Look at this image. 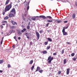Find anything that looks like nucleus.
I'll use <instances>...</instances> for the list:
<instances>
[{
	"instance_id": "f257e3e1",
	"label": "nucleus",
	"mask_w": 77,
	"mask_h": 77,
	"mask_svg": "<svg viewBox=\"0 0 77 77\" xmlns=\"http://www.w3.org/2000/svg\"><path fill=\"white\" fill-rule=\"evenodd\" d=\"M12 2H11L9 5H7L5 8V12H6L7 11H8L10 10V9L12 8Z\"/></svg>"
},
{
	"instance_id": "2f4dec72",
	"label": "nucleus",
	"mask_w": 77,
	"mask_h": 77,
	"mask_svg": "<svg viewBox=\"0 0 77 77\" xmlns=\"http://www.w3.org/2000/svg\"><path fill=\"white\" fill-rule=\"evenodd\" d=\"M16 26H12L11 27V29H14V28H15Z\"/></svg>"
},
{
	"instance_id": "7ed1b4c3",
	"label": "nucleus",
	"mask_w": 77,
	"mask_h": 77,
	"mask_svg": "<svg viewBox=\"0 0 77 77\" xmlns=\"http://www.w3.org/2000/svg\"><path fill=\"white\" fill-rule=\"evenodd\" d=\"M35 32L37 40H39V37H40L39 35V32H38L37 31H35Z\"/></svg>"
},
{
	"instance_id": "13d9d810",
	"label": "nucleus",
	"mask_w": 77,
	"mask_h": 77,
	"mask_svg": "<svg viewBox=\"0 0 77 77\" xmlns=\"http://www.w3.org/2000/svg\"><path fill=\"white\" fill-rule=\"evenodd\" d=\"M18 39L19 40L21 39V37H18Z\"/></svg>"
},
{
	"instance_id": "0e129e2a",
	"label": "nucleus",
	"mask_w": 77,
	"mask_h": 77,
	"mask_svg": "<svg viewBox=\"0 0 77 77\" xmlns=\"http://www.w3.org/2000/svg\"><path fill=\"white\" fill-rule=\"evenodd\" d=\"M3 26H5V23H3L2 24Z\"/></svg>"
},
{
	"instance_id": "4c0bfd02",
	"label": "nucleus",
	"mask_w": 77,
	"mask_h": 77,
	"mask_svg": "<svg viewBox=\"0 0 77 77\" xmlns=\"http://www.w3.org/2000/svg\"><path fill=\"white\" fill-rule=\"evenodd\" d=\"M39 72H40V73H42V72H43V70H39Z\"/></svg>"
},
{
	"instance_id": "774afa93",
	"label": "nucleus",
	"mask_w": 77,
	"mask_h": 77,
	"mask_svg": "<svg viewBox=\"0 0 77 77\" xmlns=\"http://www.w3.org/2000/svg\"><path fill=\"white\" fill-rule=\"evenodd\" d=\"M28 25H29H29H30V22H29V23H28Z\"/></svg>"
},
{
	"instance_id": "a19ab883",
	"label": "nucleus",
	"mask_w": 77,
	"mask_h": 77,
	"mask_svg": "<svg viewBox=\"0 0 77 77\" xmlns=\"http://www.w3.org/2000/svg\"><path fill=\"white\" fill-rule=\"evenodd\" d=\"M11 65L9 64H8V68H10V67H11Z\"/></svg>"
},
{
	"instance_id": "6e6d98bb",
	"label": "nucleus",
	"mask_w": 77,
	"mask_h": 77,
	"mask_svg": "<svg viewBox=\"0 0 77 77\" xmlns=\"http://www.w3.org/2000/svg\"><path fill=\"white\" fill-rule=\"evenodd\" d=\"M0 72H1V73H2V72H3V70H0Z\"/></svg>"
},
{
	"instance_id": "473e14b6",
	"label": "nucleus",
	"mask_w": 77,
	"mask_h": 77,
	"mask_svg": "<svg viewBox=\"0 0 77 77\" xmlns=\"http://www.w3.org/2000/svg\"><path fill=\"white\" fill-rule=\"evenodd\" d=\"M47 18H48L49 19H52V17L51 16H47Z\"/></svg>"
},
{
	"instance_id": "8fccbe9b",
	"label": "nucleus",
	"mask_w": 77,
	"mask_h": 77,
	"mask_svg": "<svg viewBox=\"0 0 77 77\" xmlns=\"http://www.w3.org/2000/svg\"><path fill=\"white\" fill-rule=\"evenodd\" d=\"M68 26L66 27H64L63 28H64L65 29H68Z\"/></svg>"
},
{
	"instance_id": "c9c22d12",
	"label": "nucleus",
	"mask_w": 77,
	"mask_h": 77,
	"mask_svg": "<svg viewBox=\"0 0 77 77\" xmlns=\"http://www.w3.org/2000/svg\"><path fill=\"white\" fill-rule=\"evenodd\" d=\"M74 55H75V54H74V53H72L71 54V56H72V57L74 56Z\"/></svg>"
},
{
	"instance_id": "4be33fe9",
	"label": "nucleus",
	"mask_w": 77,
	"mask_h": 77,
	"mask_svg": "<svg viewBox=\"0 0 77 77\" xmlns=\"http://www.w3.org/2000/svg\"><path fill=\"white\" fill-rule=\"evenodd\" d=\"M34 17L35 18V19H36V20H39V16H35Z\"/></svg>"
},
{
	"instance_id": "a211bd4d",
	"label": "nucleus",
	"mask_w": 77,
	"mask_h": 77,
	"mask_svg": "<svg viewBox=\"0 0 77 77\" xmlns=\"http://www.w3.org/2000/svg\"><path fill=\"white\" fill-rule=\"evenodd\" d=\"M47 39L49 41V42H52V39L50 38H48Z\"/></svg>"
},
{
	"instance_id": "c03bdc74",
	"label": "nucleus",
	"mask_w": 77,
	"mask_h": 77,
	"mask_svg": "<svg viewBox=\"0 0 77 77\" xmlns=\"http://www.w3.org/2000/svg\"><path fill=\"white\" fill-rule=\"evenodd\" d=\"M29 5H28L27 7V11H29Z\"/></svg>"
},
{
	"instance_id": "3c124183",
	"label": "nucleus",
	"mask_w": 77,
	"mask_h": 77,
	"mask_svg": "<svg viewBox=\"0 0 77 77\" xmlns=\"http://www.w3.org/2000/svg\"><path fill=\"white\" fill-rule=\"evenodd\" d=\"M67 22H68V21L67 20H66L64 21V23H67Z\"/></svg>"
},
{
	"instance_id": "f03ea898",
	"label": "nucleus",
	"mask_w": 77,
	"mask_h": 77,
	"mask_svg": "<svg viewBox=\"0 0 77 77\" xmlns=\"http://www.w3.org/2000/svg\"><path fill=\"white\" fill-rule=\"evenodd\" d=\"M53 60V57H51V56H50L48 57V60H49L48 62V63H51V61Z\"/></svg>"
},
{
	"instance_id": "37998d69",
	"label": "nucleus",
	"mask_w": 77,
	"mask_h": 77,
	"mask_svg": "<svg viewBox=\"0 0 77 77\" xmlns=\"http://www.w3.org/2000/svg\"><path fill=\"white\" fill-rule=\"evenodd\" d=\"M39 32L40 33H42V32H43V31H42V30H41V31H39Z\"/></svg>"
},
{
	"instance_id": "680f3d73",
	"label": "nucleus",
	"mask_w": 77,
	"mask_h": 77,
	"mask_svg": "<svg viewBox=\"0 0 77 77\" xmlns=\"http://www.w3.org/2000/svg\"><path fill=\"white\" fill-rule=\"evenodd\" d=\"M3 39H4V37H3L2 38V41H3Z\"/></svg>"
},
{
	"instance_id": "7c9ffc66",
	"label": "nucleus",
	"mask_w": 77,
	"mask_h": 77,
	"mask_svg": "<svg viewBox=\"0 0 77 77\" xmlns=\"http://www.w3.org/2000/svg\"><path fill=\"white\" fill-rule=\"evenodd\" d=\"M65 32V28H63V29L62 30V32L63 33Z\"/></svg>"
},
{
	"instance_id": "f3484780",
	"label": "nucleus",
	"mask_w": 77,
	"mask_h": 77,
	"mask_svg": "<svg viewBox=\"0 0 77 77\" xmlns=\"http://www.w3.org/2000/svg\"><path fill=\"white\" fill-rule=\"evenodd\" d=\"M66 59H64L63 60V64H66Z\"/></svg>"
},
{
	"instance_id": "72a5a7b5",
	"label": "nucleus",
	"mask_w": 77,
	"mask_h": 77,
	"mask_svg": "<svg viewBox=\"0 0 77 77\" xmlns=\"http://www.w3.org/2000/svg\"><path fill=\"white\" fill-rule=\"evenodd\" d=\"M61 72L60 70L58 71V74H60L61 73Z\"/></svg>"
},
{
	"instance_id": "9b49d317",
	"label": "nucleus",
	"mask_w": 77,
	"mask_h": 77,
	"mask_svg": "<svg viewBox=\"0 0 77 77\" xmlns=\"http://www.w3.org/2000/svg\"><path fill=\"white\" fill-rule=\"evenodd\" d=\"M40 67H39V66H37L36 69L35 70V72H37V71H39V70H40Z\"/></svg>"
},
{
	"instance_id": "cd10ccee",
	"label": "nucleus",
	"mask_w": 77,
	"mask_h": 77,
	"mask_svg": "<svg viewBox=\"0 0 77 77\" xmlns=\"http://www.w3.org/2000/svg\"><path fill=\"white\" fill-rule=\"evenodd\" d=\"M8 23V22L6 21H2V23Z\"/></svg>"
},
{
	"instance_id": "6ab92c4d",
	"label": "nucleus",
	"mask_w": 77,
	"mask_h": 77,
	"mask_svg": "<svg viewBox=\"0 0 77 77\" xmlns=\"http://www.w3.org/2000/svg\"><path fill=\"white\" fill-rule=\"evenodd\" d=\"M4 62V60H0V64Z\"/></svg>"
},
{
	"instance_id": "de8ad7c7",
	"label": "nucleus",
	"mask_w": 77,
	"mask_h": 77,
	"mask_svg": "<svg viewBox=\"0 0 77 77\" xmlns=\"http://www.w3.org/2000/svg\"><path fill=\"white\" fill-rule=\"evenodd\" d=\"M67 44H69V45L71 44V43H70V42H67Z\"/></svg>"
},
{
	"instance_id": "ddd939ff",
	"label": "nucleus",
	"mask_w": 77,
	"mask_h": 77,
	"mask_svg": "<svg viewBox=\"0 0 77 77\" xmlns=\"http://www.w3.org/2000/svg\"><path fill=\"white\" fill-rule=\"evenodd\" d=\"M22 18L23 20H24V21H26V19L25 18H24V14H22Z\"/></svg>"
},
{
	"instance_id": "a18cd8bd",
	"label": "nucleus",
	"mask_w": 77,
	"mask_h": 77,
	"mask_svg": "<svg viewBox=\"0 0 77 77\" xmlns=\"http://www.w3.org/2000/svg\"><path fill=\"white\" fill-rule=\"evenodd\" d=\"M30 45H32L33 44V42H30Z\"/></svg>"
},
{
	"instance_id": "f704fd0d",
	"label": "nucleus",
	"mask_w": 77,
	"mask_h": 77,
	"mask_svg": "<svg viewBox=\"0 0 77 77\" xmlns=\"http://www.w3.org/2000/svg\"><path fill=\"white\" fill-rule=\"evenodd\" d=\"M49 24H50V23H48L45 26V27H48V26H49Z\"/></svg>"
},
{
	"instance_id": "20e7f679",
	"label": "nucleus",
	"mask_w": 77,
	"mask_h": 77,
	"mask_svg": "<svg viewBox=\"0 0 77 77\" xmlns=\"http://www.w3.org/2000/svg\"><path fill=\"white\" fill-rule=\"evenodd\" d=\"M30 35V33L29 34V33H26L25 34V35L26 36V38H27V39H29Z\"/></svg>"
},
{
	"instance_id": "bf43d9fd",
	"label": "nucleus",
	"mask_w": 77,
	"mask_h": 77,
	"mask_svg": "<svg viewBox=\"0 0 77 77\" xmlns=\"http://www.w3.org/2000/svg\"><path fill=\"white\" fill-rule=\"evenodd\" d=\"M75 5H76V6H77V2H75Z\"/></svg>"
},
{
	"instance_id": "58836bf2",
	"label": "nucleus",
	"mask_w": 77,
	"mask_h": 77,
	"mask_svg": "<svg viewBox=\"0 0 77 77\" xmlns=\"http://www.w3.org/2000/svg\"><path fill=\"white\" fill-rule=\"evenodd\" d=\"M64 53V49H63L61 51V53L62 54H63Z\"/></svg>"
},
{
	"instance_id": "6e6552de",
	"label": "nucleus",
	"mask_w": 77,
	"mask_h": 77,
	"mask_svg": "<svg viewBox=\"0 0 77 77\" xmlns=\"http://www.w3.org/2000/svg\"><path fill=\"white\" fill-rule=\"evenodd\" d=\"M39 17L40 18H42L43 19H46L47 18V17L45 16L41 15Z\"/></svg>"
},
{
	"instance_id": "864d4df0",
	"label": "nucleus",
	"mask_w": 77,
	"mask_h": 77,
	"mask_svg": "<svg viewBox=\"0 0 77 77\" xmlns=\"http://www.w3.org/2000/svg\"><path fill=\"white\" fill-rule=\"evenodd\" d=\"M3 43V40H1V45H2Z\"/></svg>"
},
{
	"instance_id": "c85d7f7f",
	"label": "nucleus",
	"mask_w": 77,
	"mask_h": 77,
	"mask_svg": "<svg viewBox=\"0 0 77 77\" xmlns=\"http://www.w3.org/2000/svg\"><path fill=\"white\" fill-rule=\"evenodd\" d=\"M2 14H3V15H5V10L4 11V10H3L2 11Z\"/></svg>"
},
{
	"instance_id": "e433bc0d",
	"label": "nucleus",
	"mask_w": 77,
	"mask_h": 77,
	"mask_svg": "<svg viewBox=\"0 0 77 77\" xmlns=\"http://www.w3.org/2000/svg\"><path fill=\"white\" fill-rule=\"evenodd\" d=\"M45 45H47L48 44V42H45L44 43Z\"/></svg>"
},
{
	"instance_id": "79ce46f5",
	"label": "nucleus",
	"mask_w": 77,
	"mask_h": 77,
	"mask_svg": "<svg viewBox=\"0 0 77 77\" xmlns=\"http://www.w3.org/2000/svg\"><path fill=\"white\" fill-rule=\"evenodd\" d=\"M27 13L26 11L25 12V14H24V16L25 17H26V15H27Z\"/></svg>"
},
{
	"instance_id": "412c9836",
	"label": "nucleus",
	"mask_w": 77,
	"mask_h": 77,
	"mask_svg": "<svg viewBox=\"0 0 77 77\" xmlns=\"http://www.w3.org/2000/svg\"><path fill=\"white\" fill-rule=\"evenodd\" d=\"M9 18V17L8 16H6L4 18V20H7V19H8Z\"/></svg>"
},
{
	"instance_id": "5fc2aeb1",
	"label": "nucleus",
	"mask_w": 77,
	"mask_h": 77,
	"mask_svg": "<svg viewBox=\"0 0 77 77\" xmlns=\"http://www.w3.org/2000/svg\"><path fill=\"white\" fill-rule=\"evenodd\" d=\"M23 30L24 31H26V28H24L23 29Z\"/></svg>"
},
{
	"instance_id": "5701e85b",
	"label": "nucleus",
	"mask_w": 77,
	"mask_h": 77,
	"mask_svg": "<svg viewBox=\"0 0 77 77\" xmlns=\"http://www.w3.org/2000/svg\"><path fill=\"white\" fill-rule=\"evenodd\" d=\"M43 54H47V51H44L43 52Z\"/></svg>"
},
{
	"instance_id": "39448f33",
	"label": "nucleus",
	"mask_w": 77,
	"mask_h": 77,
	"mask_svg": "<svg viewBox=\"0 0 77 77\" xmlns=\"http://www.w3.org/2000/svg\"><path fill=\"white\" fill-rule=\"evenodd\" d=\"M10 22L11 23H12L13 25H15H15H17V23H16L15 22H14V20H11Z\"/></svg>"
},
{
	"instance_id": "4d7b16f0",
	"label": "nucleus",
	"mask_w": 77,
	"mask_h": 77,
	"mask_svg": "<svg viewBox=\"0 0 77 77\" xmlns=\"http://www.w3.org/2000/svg\"><path fill=\"white\" fill-rule=\"evenodd\" d=\"M16 36H14V39H16Z\"/></svg>"
},
{
	"instance_id": "e2e57ef3",
	"label": "nucleus",
	"mask_w": 77,
	"mask_h": 77,
	"mask_svg": "<svg viewBox=\"0 0 77 77\" xmlns=\"http://www.w3.org/2000/svg\"><path fill=\"white\" fill-rule=\"evenodd\" d=\"M11 32H13V31H14V30L13 29H11Z\"/></svg>"
},
{
	"instance_id": "9d476101",
	"label": "nucleus",
	"mask_w": 77,
	"mask_h": 77,
	"mask_svg": "<svg viewBox=\"0 0 77 77\" xmlns=\"http://www.w3.org/2000/svg\"><path fill=\"white\" fill-rule=\"evenodd\" d=\"M11 1V0H7L5 2V5H7L9 3V2Z\"/></svg>"
},
{
	"instance_id": "0eeeda50",
	"label": "nucleus",
	"mask_w": 77,
	"mask_h": 77,
	"mask_svg": "<svg viewBox=\"0 0 77 77\" xmlns=\"http://www.w3.org/2000/svg\"><path fill=\"white\" fill-rule=\"evenodd\" d=\"M9 17L10 18L11 17H14V14H13L10 13L9 15Z\"/></svg>"
},
{
	"instance_id": "2eb2a0df",
	"label": "nucleus",
	"mask_w": 77,
	"mask_h": 77,
	"mask_svg": "<svg viewBox=\"0 0 77 77\" xmlns=\"http://www.w3.org/2000/svg\"><path fill=\"white\" fill-rule=\"evenodd\" d=\"M56 23H60L62 22L61 20H56Z\"/></svg>"
},
{
	"instance_id": "09e8293b",
	"label": "nucleus",
	"mask_w": 77,
	"mask_h": 77,
	"mask_svg": "<svg viewBox=\"0 0 77 77\" xmlns=\"http://www.w3.org/2000/svg\"><path fill=\"white\" fill-rule=\"evenodd\" d=\"M0 27L1 29H3V25H1Z\"/></svg>"
},
{
	"instance_id": "ea45409f",
	"label": "nucleus",
	"mask_w": 77,
	"mask_h": 77,
	"mask_svg": "<svg viewBox=\"0 0 77 77\" xmlns=\"http://www.w3.org/2000/svg\"><path fill=\"white\" fill-rule=\"evenodd\" d=\"M76 59H77L76 58H75V57H74L73 59V60L74 61H75V60H76Z\"/></svg>"
},
{
	"instance_id": "b1692460",
	"label": "nucleus",
	"mask_w": 77,
	"mask_h": 77,
	"mask_svg": "<svg viewBox=\"0 0 77 77\" xmlns=\"http://www.w3.org/2000/svg\"><path fill=\"white\" fill-rule=\"evenodd\" d=\"M35 67V66H32L31 68V71H33V69H34V68Z\"/></svg>"
},
{
	"instance_id": "1a4fd4ad",
	"label": "nucleus",
	"mask_w": 77,
	"mask_h": 77,
	"mask_svg": "<svg viewBox=\"0 0 77 77\" xmlns=\"http://www.w3.org/2000/svg\"><path fill=\"white\" fill-rule=\"evenodd\" d=\"M66 70V74L68 75L69 73V70H70V69H67Z\"/></svg>"
},
{
	"instance_id": "423d86ee",
	"label": "nucleus",
	"mask_w": 77,
	"mask_h": 77,
	"mask_svg": "<svg viewBox=\"0 0 77 77\" xmlns=\"http://www.w3.org/2000/svg\"><path fill=\"white\" fill-rule=\"evenodd\" d=\"M11 12L12 13H13L14 12V14H15V9L14 8H13L11 11Z\"/></svg>"
},
{
	"instance_id": "aec40b11",
	"label": "nucleus",
	"mask_w": 77,
	"mask_h": 77,
	"mask_svg": "<svg viewBox=\"0 0 77 77\" xmlns=\"http://www.w3.org/2000/svg\"><path fill=\"white\" fill-rule=\"evenodd\" d=\"M17 33L19 35H21V31L20 30H18L17 31Z\"/></svg>"
},
{
	"instance_id": "603ef678",
	"label": "nucleus",
	"mask_w": 77,
	"mask_h": 77,
	"mask_svg": "<svg viewBox=\"0 0 77 77\" xmlns=\"http://www.w3.org/2000/svg\"><path fill=\"white\" fill-rule=\"evenodd\" d=\"M53 56H55V55H56V53H54L53 54Z\"/></svg>"
},
{
	"instance_id": "bb28decb",
	"label": "nucleus",
	"mask_w": 77,
	"mask_h": 77,
	"mask_svg": "<svg viewBox=\"0 0 77 77\" xmlns=\"http://www.w3.org/2000/svg\"><path fill=\"white\" fill-rule=\"evenodd\" d=\"M26 28L27 29H28V30H30V26L29 25L27 26Z\"/></svg>"
},
{
	"instance_id": "49530a36",
	"label": "nucleus",
	"mask_w": 77,
	"mask_h": 77,
	"mask_svg": "<svg viewBox=\"0 0 77 77\" xmlns=\"http://www.w3.org/2000/svg\"><path fill=\"white\" fill-rule=\"evenodd\" d=\"M12 47L13 48H15V45H13Z\"/></svg>"
},
{
	"instance_id": "052dcab7",
	"label": "nucleus",
	"mask_w": 77,
	"mask_h": 77,
	"mask_svg": "<svg viewBox=\"0 0 77 77\" xmlns=\"http://www.w3.org/2000/svg\"><path fill=\"white\" fill-rule=\"evenodd\" d=\"M21 32H24V31L23 30H22L21 31Z\"/></svg>"
},
{
	"instance_id": "69168bd1",
	"label": "nucleus",
	"mask_w": 77,
	"mask_h": 77,
	"mask_svg": "<svg viewBox=\"0 0 77 77\" xmlns=\"http://www.w3.org/2000/svg\"><path fill=\"white\" fill-rule=\"evenodd\" d=\"M26 0H25V1L23 2V3H26Z\"/></svg>"
},
{
	"instance_id": "393cba45",
	"label": "nucleus",
	"mask_w": 77,
	"mask_h": 77,
	"mask_svg": "<svg viewBox=\"0 0 77 77\" xmlns=\"http://www.w3.org/2000/svg\"><path fill=\"white\" fill-rule=\"evenodd\" d=\"M47 21H48V22H49V23H51L53 22V20H47Z\"/></svg>"
},
{
	"instance_id": "c756f323",
	"label": "nucleus",
	"mask_w": 77,
	"mask_h": 77,
	"mask_svg": "<svg viewBox=\"0 0 77 77\" xmlns=\"http://www.w3.org/2000/svg\"><path fill=\"white\" fill-rule=\"evenodd\" d=\"M50 48H51V47H50V46H47V47L46 49H47V50H48V49H50Z\"/></svg>"
},
{
	"instance_id": "338daca9",
	"label": "nucleus",
	"mask_w": 77,
	"mask_h": 77,
	"mask_svg": "<svg viewBox=\"0 0 77 77\" xmlns=\"http://www.w3.org/2000/svg\"><path fill=\"white\" fill-rule=\"evenodd\" d=\"M15 6H17L18 7V5H16Z\"/></svg>"
},
{
	"instance_id": "a878e982",
	"label": "nucleus",
	"mask_w": 77,
	"mask_h": 77,
	"mask_svg": "<svg viewBox=\"0 0 77 77\" xmlns=\"http://www.w3.org/2000/svg\"><path fill=\"white\" fill-rule=\"evenodd\" d=\"M32 20H33L34 21H35V20H36V18H34V17H32Z\"/></svg>"
},
{
	"instance_id": "dca6fc26",
	"label": "nucleus",
	"mask_w": 77,
	"mask_h": 77,
	"mask_svg": "<svg viewBox=\"0 0 77 77\" xmlns=\"http://www.w3.org/2000/svg\"><path fill=\"white\" fill-rule=\"evenodd\" d=\"M63 35H68V34L66 32H64L63 33Z\"/></svg>"
},
{
	"instance_id": "4468645a",
	"label": "nucleus",
	"mask_w": 77,
	"mask_h": 77,
	"mask_svg": "<svg viewBox=\"0 0 77 77\" xmlns=\"http://www.w3.org/2000/svg\"><path fill=\"white\" fill-rule=\"evenodd\" d=\"M33 60H32L30 61L29 62V64L30 65H32V64L33 63Z\"/></svg>"
},
{
	"instance_id": "f8f14e48",
	"label": "nucleus",
	"mask_w": 77,
	"mask_h": 77,
	"mask_svg": "<svg viewBox=\"0 0 77 77\" xmlns=\"http://www.w3.org/2000/svg\"><path fill=\"white\" fill-rule=\"evenodd\" d=\"M72 17L73 19H74V18H75V13H74L73 14V15L72 16Z\"/></svg>"
}]
</instances>
